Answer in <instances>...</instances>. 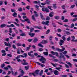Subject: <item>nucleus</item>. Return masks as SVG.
<instances>
[{
  "instance_id": "nucleus-19",
  "label": "nucleus",
  "mask_w": 77,
  "mask_h": 77,
  "mask_svg": "<svg viewBox=\"0 0 77 77\" xmlns=\"http://www.w3.org/2000/svg\"><path fill=\"white\" fill-rule=\"evenodd\" d=\"M43 54L45 55V56H48V52H44L43 53Z\"/></svg>"
},
{
  "instance_id": "nucleus-40",
  "label": "nucleus",
  "mask_w": 77,
  "mask_h": 77,
  "mask_svg": "<svg viewBox=\"0 0 77 77\" xmlns=\"http://www.w3.org/2000/svg\"><path fill=\"white\" fill-rule=\"evenodd\" d=\"M29 56H31V57H32V58H33L35 57V55L33 54H30V55H29Z\"/></svg>"
},
{
  "instance_id": "nucleus-17",
  "label": "nucleus",
  "mask_w": 77,
  "mask_h": 77,
  "mask_svg": "<svg viewBox=\"0 0 77 77\" xmlns=\"http://www.w3.org/2000/svg\"><path fill=\"white\" fill-rule=\"evenodd\" d=\"M6 25L5 24H2L1 25L0 27L1 28H3V27H6Z\"/></svg>"
},
{
  "instance_id": "nucleus-56",
  "label": "nucleus",
  "mask_w": 77,
  "mask_h": 77,
  "mask_svg": "<svg viewBox=\"0 0 77 77\" xmlns=\"http://www.w3.org/2000/svg\"><path fill=\"white\" fill-rule=\"evenodd\" d=\"M32 40H33L32 39H29L28 40V42H32Z\"/></svg>"
},
{
  "instance_id": "nucleus-31",
  "label": "nucleus",
  "mask_w": 77,
  "mask_h": 77,
  "mask_svg": "<svg viewBox=\"0 0 77 77\" xmlns=\"http://www.w3.org/2000/svg\"><path fill=\"white\" fill-rule=\"evenodd\" d=\"M7 46H8L9 48H11V45L10 44V43L9 42L7 43Z\"/></svg>"
},
{
  "instance_id": "nucleus-42",
  "label": "nucleus",
  "mask_w": 77,
  "mask_h": 77,
  "mask_svg": "<svg viewBox=\"0 0 77 77\" xmlns=\"http://www.w3.org/2000/svg\"><path fill=\"white\" fill-rule=\"evenodd\" d=\"M9 32L11 33H12V28H9Z\"/></svg>"
},
{
  "instance_id": "nucleus-10",
  "label": "nucleus",
  "mask_w": 77,
  "mask_h": 77,
  "mask_svg": "<svg viewBox=\"0 0 77 77\" xmlns=\"http://www.w3.org/2000/svg\"><path fill=\"white\" fill-rule=\"evenodd\" d=\"M36 63H37V64H38V65H40L42 66V67H44V66H45V65L44 64H42L41 63H40L38 62H35Z\"/></svg>"
},
{
  "instance_id": "nucleus-13",
  "label": "nucleus",
  "mask_w": 77,
  "mask_h": 77,
  "mask_svg": "<svg viewBox=\"0 0 77 77\" xmlns=\"http://www.w3.org/2000/svg\"><path fill=\"white\" fill-rule=\"evenodd\" d=\"M54 74H55V75H59V72L57 71V70H55V71H54Z\"/></svg>"
},
{
  "instance_id": "nucleus-51",
  "label": "nucleus",
  "mask_w": 77,
  "mask_h": 77,
  "mask_svg": "<svg viewBox=\"0 0 77 77\" xmlns=\"http://www.w3.org/2000/svg\"><path fill=\"white\" fill-rule=\"evenodd\" d=\"M17 47H19L20 46H21L22 45H21V44H20V43H17Z\"/></svg>"
},
{
  "instance_id": "nucleus-33",
  "label": "nucleus",
  "mask_w": 77,
  "mask_h": 77,
  "mask_svg": "<svg viewBox=\"0 0 77 77\" xmlns=\"http://www.w3.org/2000/svg\"><path fill=\"white\" fill-rule=\"evenodd\" d=\"M75 5H72L70 7V9H73V8H74V7H75Z\"/></svg>"
},
{
  "instance_id": "nucleus-49",
  "label": "nucleus",
  "mask_w": 77,
  "mask_h": 77,
  "mask_svg": "<svg viewBox=\"0 0 77 77\" xmlns=\"http://www.w3.org/2000/svg\"><path fill=\"white\" fill-rule=\"evenodd\" d=\"M1 9L2 11H4V12H5L6 11V10H5V9L4 8H1Z\"/></svg>"
},
{
  "instance_id": "nucleus-6",
  "label": "nucleus",
  "mask_w": 77,
  "mask_h": 77,
  "mask_svg": "<svg viewBox=\"0 0 77 77\" xmlns=\"http://www.w3.org/2000/svg\"><path fill=\"white\" fill-rule=\"evenodd\" d=\"M51 53L53 55H56V56L58 57V53L57 52H54L53 51H51Z\"/></svg>"
},
{
  "instance_id": "nucleus-29",
  "label": "nucleus",
  "mask_w": 77,
  "mask_h": 77,
  "mask_svg": "<svg viewBox=\"0 0 77 77\" xmlns=\"http://www.w3.org/2000/svg\"><path fill=\"white\" fill-rule=\"evenodd\" d=\"M50 32V29H48L47 31L46 32V35H48L49 33Z\"/></svg>"
},
{
  "instance_id": "nucleus-22",
  "label": "nucleus",
  "mask_w": 77,
  "mask_h": 77,
  "mask_svg": "<svg viewBox=\"0 0 77 77\" xmlns=\"http://www.w3.org/2000/svg\"><path fill=\"white\" fill-rule=\"evenodd\" d=\"M53 8L54 9H56L57 8V6H56V4H53Z\"/></svg>"
},
{
  "instance_id": "nucleus-21",
  "label": "nucleus",
  "mask_w": 77,
  "mask_h": 77,
  "mask_svg": "<svg viewBox=\"0 0 77 77\" xmlns=\"http://www.w3.org/2000/svg\"><path fill=\"white\" fill-rule=\"evenodd\" d=\"M49 57H52L53 59H56V57L52 55V54H49Z\"/></svg>"
},
{
  "instance_id": "nucleus-2",
  "label": "nucleus",
  "mask_w": 77,
  "mask_h": 77,
  "mask_svg": "<svg viewBox=\"0 0 77 77\" xmlns=\"http://www.w3.org/2000/svg\"><path fill=\"white\" fill-rule=\"evenodd\" d=\"M39 71H40L38 69L35 70V71L33 73V75L34 76V77L37 76V75H38L39 72Z\"/></svg>"
},
{
  "instance_id": "nucleus-48",
  "label": "nucleus",
  "mask_w": 77,
  "mask_h": 77,
  "mask_svg": "<svg viewBox=\"0 0 77 77\" xmlns=\"http://www.w3.org/2000/svg\"><path fill=\"white\" fill-rule=\"evenodd\" d=\"M64 26H65V27H67V28H69L70 27V26H68V25H66V24L64 25Z\"/></svg>"
},
{
  "instance_id": "nucleus-37",
  "label": "nucleus",
  "mask_w": 77,
  "mask_h": 77,
  "mask_svg": "<svg viewBox=\"0 0 77 77\" xmlns=\"http://www.w3.org/2000/svg\"><path fill=\"white\" fill-rule=\"evenodd\" d=\"M23 65H28V63L26 62H25L22 63Z\"/></svg>"
},
{
  "instance_id": "nucleus-36",
  "label": "nucleus",
  "mask_w": 77,
  "mask_h": 77,
  "mask_svg": "<svg viewBox=\"0 0 77 77\" xmlns=\"http://www.w3.org/2000/svg\"><path fill=\"white\" fill-rule=\"evenodd\" d=\"M18 11H19V12H21L23 11V9L21 8H19L18 9Z\"/></svg>"
},
{
  "instance_id": "nucleus-25",
  "label": "nucleus",
  "mask_w": 77,
  "mask_h": 77,
  "mask_svg": "<svg viewBox=\"0 0 77 77\" xmlns=\"http://www.w3.org/2000/svg\"><path fill=\"white\" fill-rule=\"evenodd\" d=\"M34 30V28H31L30 30V32L29 33H32L33 31Z\"/></svg>"
},
{
  "instance_id": "nucleus-55",
  "label": "nucleus",
  "mask_w": 77,
  "mask_h": 77,
  "mask_svg": "<svg viewBox=\"0 0 77 77\" xmlns=\"http://www.w3.org/2000/svg\"><path fill=\"white\" fill-rule=\"evenodd\" d=\"M61 7L63 9H65V6L64 5H63L61 6Z\"/></svg>"
},
{
  "instance_id": "nucleus-32",
  "label": "nucleus",
  "mask_w": 77,
  "mask_h": 77,
  "mask_svg": "<svg viewBox=\"0 0 77 77\" xmlns=\"http://www.w3.org/2000/svg\"><path fill=\"white\" fill-rule=\"evenodd\" d=\"M34 28H36V29H42V27H40V28H39L38 26H34Z\"/></svg>"
},
{
  "instance_id": "nucleus-34",
  "label": "nucleus",
  "mask_w": 77,
  "mask_h": 77,
  "mask_svg": "<svg viewBox=\"0 0 77 77\" xmlns=\"http://www.w3.org/2000/svg\"><path fill=\"white\" fill-rule=\"evenodd\" d=\"M51 7H52V6H48V9H50V10H51V11H53V9H51Z\"/></svg>"
},
{
  "instance_id": "nucleus-63",
  "label": "nucleus",
  "mask_w": 77,
  "mask_h": 77,
  "mask_svg": "<svg viewBox=\"0 0 77 77\" xmlns=\"http://www.w3.org/2000/svg\"><path fill=\"white\" fill-rule=\"evenodd\" d=\"M16 35L15 33H13L11 34V36L13 37H15V36Z\"/></svg>"
},
{
  "instance_id": "nucleus-5",
  "label": "nucleus",
  "mask_w": 77,
  "mask_h": 77,
  "mask_svg": "<svg viewBox=\"0 0 77 77\" xmlns=\"http://www.w3.org/2000/svg\"><path fill=\"white\" fill-rule=\"evenodd\" d=\"M49 23H50V21L49 20H48L45 22L43 21L42 22V24L46 25L47 26H48L49 25V24H48Z\"/></svg>"
},
{
  "instance_id": "nucleus-53",
  "label": "nucleus",
  "mask_w": 77,
  "mask_h": 77,
  "mask_svg": "<svg viewBox=\"0 0 77 77\" xmlns=\"http://www.w3.org/2000/svg\"><path fill=\"white\" fill-rule=\"evenodd\" d=\"M39 51H43V49L42 48H39L38 50Z\"/></svg>"
},
{
  "instance_id": "nucleus-57",
  "label": "nucleus",
  "mask_w": 77,
  "mask_h": 77,
  "mask_svg": "<svg viewBox=\"0 0 77 77\" xmlns=\"http://www.w3.org/2000/svg\"><path fill=\"white\" fill-rule=\"evenodd\" d=\"M71 39V37H69L67 38V41H69Z\"/></svg>"
},
{
  "instance_id": "nucleus-28",
  "label": "nucleus",
  "mask_w": 77,
  "mask_h": 77,
  "mask_svg": "<svg viewBox=\"0 0 77 77\" xmlns=\"http://www.w3.org/2000/svg\"><path fill=\"white\" fill-rule=\"evenodd\" d=\"M38 47H42V48H43V47H44V46L40 43H38Z\"/></svg>"
},
{
  "instance_id": "nucleus-27",
  "label": "nucleus",
  "mask_w": 77,
  "mask_h": 77,
  "mask_svg": "<svg viewBox=\"0 0 77 77\" xmlns=\"http://www.w3.org/2000/svg\"><path fill=\"white\" fill-rule=\"evenodd\" d=\"M50 1H45V2L46 4H47V5H50Z\"/></svg>"
},
{
  "instance_id": "nucleus-24",
  "label": "nucleus",
  "mask_w": 77,
  "mask_h": 77,
  "mask_svg": "<svg viewBox=\"0 0 77 77\" xmlns=\"http://www.w3.org/2000/svg\"><path fill=\"white\" fill-rule=\"evenodd\" d=\"M51 64L53 65L54 66V67H56V66L57 65V64L56 63L54 64L52 63H51Z\"/></svg>"
},
{
  "instance_id": "nucleus-16",
  "label": "nucleus",
  "mask_w": 77,
  "mask_h": 77,
  "mask_svg": "<svg viewBox=\"0 0 77 77\" xmlns=\"http://www.w3.org/2000/svg\"><path fill=\"white\" fill-rule=\"evenodd\" d=\"M38 41V39L37 38H35L33 40V42L35 43Z\"/></svg>"
},
{
  "instance_id": "nucleus-35",
  "label": "nucleus",
  "mask_w": 77,
  "mask_h": 77,
  "mask_svg": "<svg viewBox=\"0 0 77 77\" xmlns=\"http://www.w3.org/2000/svg\"><path fill=\"white\" fill-rule=\"evenodd\" d=\"M29 65H27V66H25V68L26 70H27V69H29Z\"/></svg>"
},
{
  "instance_id": "nucleus-30",
  "label": "nucleus",
  "mask_w": 77,
  "mask_h": 77,
  "mask_svg": "<svg viewBox=\"0 0 77 77\" xmlns=\"http://www.w3.org/2000/svg\"><path fill=\"white\" fill-rule=\"evenodd\" d=\"M20 35L21 36H26V34L25 33H23L21 34Z\"/></svg>"
},
{
  "instance_id": "nucleus-3",
  "label": "nucleus",
  "mask_w": 77,
  "mask_h": 77,
  "mask_svg": "<svg viewBox=\"0 0 77 77\" xmlns=\"http://www.w3.org/2000/svg\"><path fill=\"white\" fill-rule=\"evenodd\" d=\"M42 10L43 12H49V10H48V9L47 8H45V7L44 6L43 8H42Z\"/></svg>"
},
{
  "instance_id": "nucleus-7",
  "label": "nucleus",
  "mask_w": 77,
  "mask_h": 77,
  "mask_svg": "<svg viewBox=\"0 0 77 77\" xmlns=\"http://www.w3.org/2000/svg\"><path fill=\"white\" fill-rule=\"evenodd\" d=\"M65 42V41H64L63 40L61 39L60 40V41L59 42V44L60 46H62L63 44H63Z\"/></svg>"
},
{
  "instance_id": "nucleus-43",
  "label": "nucleus",
  "mask_w": 77,
  "mask_h": 77,
  "mask_svg": "<svg viewBox=\"0 0 77 77\" xmlns=\"http://www.w3.org/2000/svg\"><path fill=\"white\" fill-rule=\"evenodd\" d=\"M63 22L64 23H67V22H68V20L66 19L63 21Z\"/></svg>"
},
{
  "instance_id": "nucleus-60",
  "label": "nucleus",
  "mask_w": 77,
  "mask_h": 77,
  "mask_svg": "<svg viewBox=\"0 0 77 77\" xmlns=\"http://www.w3.org/2000/svg\"><path fill=\"white\" fill-rule=\"evenodd\" d=\"M21 57H20V55H19V56H17V57H16V59H19V58H20Z\"/></svg>"
},
{
  "instance_id": "nucleus-54",
  "label": "nucleus",
  "mask_w": 77,
  "mask_h": 77,
  "mask_svg": "<svg viewBox=\"0 0 77 77\" xmlns=\"http://www.w3.org/2000/svg\"><path fill=\"white\" fill-rule=\"evenodd\" d=\"M67 52L66 51H64L63 52V54H65L67 53Z\"/></svg>"
},
{
  "instance_id": "nucleus-20",
  "label": "nucleus",
  "mask_w": 77,
  "mask_h": 77,
  "mask_svg": "<svg viewBox=\"0 0 77 77\" xmlns=\"http://www.w3.org/2000/svg\"><path fill=\"white\" fill-rule=\"evenodd\" d=\"M66 63L68 64L69 65V66H70V67H72V64H71V63H70V62L66 61Z\"/></svg>"
},
{
  "instance_id": "nucleus-41",
  "label": "nucleus",
  "mask_w": 77,
  "mask_h": 77,
  "mask_svg": "<svg viewBox=\"0 0 77 77\" xmlns=\"http://www.w3.org/2000/svg\"><path fill=\"white\" fill-rule=\"evenodd\" d=\"M66 33H66L67 35H70V34H71V33H70L69 32H66Z\"/></svg>"
},
{
  "instance_id": "nucleus-46",
  "label": "nucleus",
  "mask_w": 77,
  "mask_h": 77,
  "mask_svg": "<svg viewBox=\"0 0 77 77\" xmlns=\"http://www.w3.org/2000/svg\"><path fill=\"white\" fill-rule=\"evenodd\" d=\"M33 53V51H31L30 52H29L28 53V56H30V54H31Z\"/></svg>"
},
{
  "instance_id": "nucleus-62",
  "label": "nucleus",
  "mask_w": 77,
  "mask_h": 77,
  "mask_svg": "<svg viewBox=\"0 0 77 77\" xmlns=\"http://www.w3.org/2000/svg\"><path fill=\"white\" fill-rule=\"evenodd\" d=\"M52 38H53V36H50L49 37V41H51V40H52Z\"/></svg>"
},
{
  "instance_id": "nucleus-50",
  "label": "nucleus",
  "mask_w": 77,
  "mask_h": 77,
  "mask_svg": "<svg viewBox=\"0 0 77 77\" xmlns=\"http://www.w3.org/2000/svg\"><path fill=\"white\" fill-rule=\"evenodd\" d=\"M23 54L24 56V57H27V54L24 53V54Z\"/></svg>"
},
{
  "instance_id": "nucleus-39",
  "label": "nucleus",
  "mask_w": 77,
  "mask_h": 77,
  "mask_svg": "<svg viewBox=\"0 0 77 77\" xmlns=\"http://www.w3.org/2000/svg\"><path fill=\"white\" fill-rule=\"evenodd\" d=\"M50 20V18L49 17V16H47V17L46 20Z\"/></svg>"
},
{
  "instance_id": "nucleus-64",
  "label": "nucleus",
  "mask_w": 77,
  "mask_h": 77,
  "mask_svg": "<svg viewBox=\"0 0 77 77\" xmlns=\"http://www.w3.org/2000/svg\"><path fill=\"white\" fill-rule=\"evenodd\" d=\"M62 77H67V75H62Z\"/></svg>"
},
{
  "instance_id": "nucleus-61",
  "label": "nucleus",
  "mask_w": 77,
  "mask_h": 77,
  "mask_svg": "<svg viewBox=\"0 0 77 77\" xmlns=\"http://www.w3.org/2000/svg\"><path fill=\"white\" fill-rule=\"evenodd\" d=\"M32 18L34 21H35V17H34V15H32Z\"/></svg>"
},
{
  "instance_id": "nucleus-58",
  "label": "nucleus",
  "mask_w": 77,
  "mask_h": 77,
  "mask_svg": "<svg viewBox=\"0 0 77 77\" xmlns=\"http://www.w3.org/2000/svg\"><path fill=\"white\" fill-rule=\"evenodd\" d=\"M14 24H15L16 26H20V25H19L16 22H14Z\"/></svg>"
},
{
  "instance_id": "nucleus-23",
  "label": "nucleus",
  "mask_w": 77,
  "mask_h": 77,
  "mask_svg": "<svg viewBox=\"0 0 77 77\" xmlns=\"http://www.w3.org/2000/svg\"><path fill=\"white\" fill-rule=\"evenodd\" d=\"M54 18L55 19H56V20H59L60 17L59 16H54Z\"/></svg>"
},
{
  "instance_id": "nucleus-11",
  "label": "nucleus",
  "mask_w": 77,
  "mask_h": 77,
  "mask_svg": "<svg viewBox=\"0 0 77 77\" xmlns=\"http://www.w3.org/2000/svg\"><path fill=\"white\" fill-rule=\"evenodd\" d=\"M29 19L28 18H26L24 20H22L21 19H20V20L22 21V22H25V21H28L29 20Z\"/></svg>"
},
{
  "instance_id": "nucleus-59",
  "label": "nucleus",
  "mask_w": 77,
  "mask_h": 77,
  "mask_svg": "<svg viewBox=\"0 0 77 77\" xmlns=\"http://www.w3.org/2000/svg\"><path fill=\"white\" fill-rule=\"evenodd\" d=\"M3 1H0V6H1V5H3Z\"/></svg>"
},
{
  "instance_id": "nucleus-8",
  "label": "nucleus",
  "mask_w": 77,
  "mask_h": 77,
  "mask_svg": "<svg viewBox=\"0 0 77 77\" xmlns=\"http://www.w3.org/2000/svg\"><path fill=\"white\" fill-rule=\"evenodd\" d=\"M40 43H41V44H47L48 43V42L47 40H42Z\"/></svg>"
},
{
  "instance_id": "nucleus-38",
  "label": "nucleus",
  "mask_w": 77,
  "mask_h": 77,
  "mask_svg": "<svg viewBox=\"0 0 77 77\" xmlns=\"http://www.w3.org/2000/svg\"><path fill=\"white\" fill-rule=\"evenodd\" d=\"M5 63H3L1 64V68H4L5 66Z\"/></svg>"
},
{
  "instance_id": "nucleus-15",
  "label": "nucleus",
  "mask_w": 77,
  "mask_h": 77,
  "mask_svg": "<svg viewBox=\"0 0 77 77\" xmlns=\"http://www.w3.org/2000/svg\"><path fill=\"white\" fill-rule=\"evenodd\" d=\"M12 15L14 17L16 18L17 17V13L16 12H14L13 14Z\"/></svg>"
},
{
  "instance_id": "nucleus-47",
  "label": "nucleus",
  "mask_w": 77,
  "mask_h": 77,
  "mask_svg": "<svg viewBox=\"0 0 77 77\" xmlns=\"http://www.w3.org/2000/svg\"><path fill=\"white\" fill-rule=\"evenodd\" d=\"M12 48L14 49V50H15L16 49V46H15V45H12Z\"/></svg>"
},
{
  "instance_id": "nucleus-14",
  "label": "nucleus",
  "mask_w": 77,
  "mask_h": 77,
  "mask_svg": "<svg viewBox=\"0 0 77 77\" xmlns=\"http://www.w3.org/2000/svg\"><path fill=\"white\" fill-rule=\"evenodd\" d=\"M11 74L12 75H17V74L18 73V72H15V73L14 72V71L13 70L11 71Z\"/></svg>"
},
{
  "instance_id": "nucleus-4",
  "label": "nucleus",
  "mask_w": 77,
  "mask_h": 77,
  "mask_svg": "<svg viewBox=\"0 0 77 77\" xmlns=\"http://www.w3.org/2000/svg\"><path fill=\"white\" fill-rule=\"evenodd\" d=\"M60 56L59 57L60 59H61V58H63L64 61H65V56H64V55H63V54L62 53H60Z\"/></svg>"
},
{
  "instance_id": "nucleus-52",
  "label": "nucleus",
  "mask_w": 77,
  "mask_h": 77,
  "mask_svg": "<svg viewBox=\"0 0 77 77\" xmlns=\"http://www.w3.org/2000/svg\"><path fill=\"white\" fill-rule=\"evenodd\" d=\"M7 56L8 57H12V55L10 54H7Z\"/></svg>"
},
{
  "instance_id": "nucleus-18",
  "label": "nucleus",
  "mask_w": 77,
  "mask_h": 77,
  "mask_svg": "<svg viewBox=\"0 0 77 77\" xmlns=\"http://www.w3.org/2000/svg\"><path fill=\"white\" fill-rule=\"evenodd\" d=\"M20 73L21 74L20 75V76H23V75H24L25 73L24 71V70H22L21 71Z\"/></svg>"
},
{
  "instance_id": "nucleus-45",
  "label": "nucleus",
  "mask_w": 77,
  "mask_h": 77,
  "mask_svg": "<svg viewBox=\"0 0 77 77\" xmlns=\"http://www.w3.org/2000/svg\"><path fill=\"white\" fill-rule=\"evenodd\" d=\"M62 39L63 40V41H65V40H66V38H65V37L64 36H63L62 37Z\"/></svg>"
},
{
  "instance_id": "nucleus-26",
  "label": "nucleus",
  "mask_w": 77,
  "mask_h": 77,
  "mask_svg": "<svg viewBox=\"0 0 77 77\" xmlns=\"http://www.w3.org/2000/svg\"><path fill=\"white\" fill-rule=\"evenodd\" d=\"M53 12H51L49 14V17H53Z\"/></svg>"
},
{
  "instance_id": "nucleus-9",
  "label": "nucleus",
  "mask_w": 77,
  "mask_h": 77,
  "mask_svg": "<svg viewBox=\"0 0 77 77\" xmlns=\"http://www.w3.org/2000/svg\"><path fill=\"white\" fill-rule=\"evenodd\" d=\"M29 36H31V37H33L35 35V33L29 32Z\"/></svg>"
},
{
  "instance_id": "nucleus-44",
  "label": "nucleus",
  "mask_w": 77,
  "mask_h": 77,
  "mask_svg": "<svg viewBox=\"0 0 77 77\" xmlns=\"http://www.w3.org/2000/svg\"><path fill=\"white\" fill-rule=\"evenodd\" d=\"M74 27V24L72 23L71 24L70 28H73Z\"/></svg>"
},
{
  "instance_id": "nucleus-1",
  "label": "nucleus",
  "mask_w": 77,
  "mask_h": 77,
  "mask_svg": "<svg viewBox=\"0 0 77 77\" xmlns=\"http://www.w3.org/2000/svg\"><path fill=\"white\" fill-rule=\"evenodd\" d=\"M38 57H41V58L39 59L40 62H41L42 63H45V62H46V59L42 56L40 55H38Z\"/></svg>"
},
{
  "instance_id": "nucleus-12",
  "label": "nucleus",
  "mask_w": 77,
  "mask_h": 77,
  "mask_svg": "<svg viewBox=\"0 0 77 77\" xmlns=\"http://www.w3.org/2000/svg\"><path fill=\"white\" fill-rule=\"evenodd\" d=\"M40 14L42 19L43 20H45V18H44V17L43 15H42V13H40Z\"/></svg>"
}]
</instances>
